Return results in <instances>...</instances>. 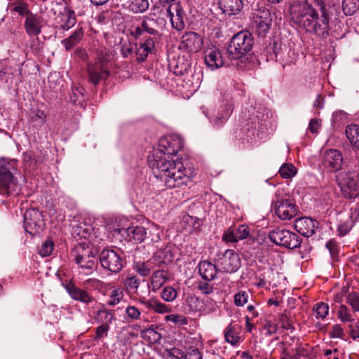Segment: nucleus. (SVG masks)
<instances>
[{
    "label": "nucleus",
    "mask_w": 359,
    "mask_h": 359,
    "mask_svg": "<svg viewBox=\"0 0 359 359\" xmlns=\"http://www.w3.org/2000/svg\"><path fill=\"white\" fill-rule=\"evenodd\" d=\"M165 352L167 357L170 359H181L184 358V352L177 348L167 349Z\"/></svg>",
    "instance_id": "50"
},
{
    "label": "nucleus",
    "mask_w": 359,
    "mask_h": 359,
    "mask_svg": "<svg viewBox=\"0 0 359 359\" xmlns=\"http://www.w3.org/2000/svg\"><path fill=\"white\" fill-rule=\"evenodd\" d=\"M198 267L203 279L210 281L215 278L217 269L213 264L208 261H203L199 263Z\"/></svg>",
    "instance_id": "22"
},
{
    "label": "nucleus",
    "mask_w": 359,
    "mask_h": 359,
    "mask_svg": "<svg viewBox=\"0 0 359 359\" xmlns=\"http://www.w3.org/2000/svg\"><path fill=\"white\" fill-rule=\"evenodd\" d=\"M13 165L8 163L6 165H0V194L3 195L18 194L19 186L17 180L11 171Z\"/></svg>",
    "instance_id": "7"
},
{
    "label": "nucleus",
    "mask_w": 359,
    "mask_h": 359,
    "mask_svg": "<svg viewBox=\"0 0 359 359\" xmlns=\"http://www.w3.org/2000/svg\"><path fill=\"white\" fill-rule=\"evenodd\" d=\"M225 340L231 344L232 345H235L238 343L240 337L236 332V325H233L230 324L226 329L224 333Z\"/></svg>",
    "instance_id": "34"
},
{
    "label": "nucleus",
    "mask_w": 359,
    "mask_h": 359,
    "mask_svg": "<svg viewBox=\"0 0 359 359\" xmlns=\"http://www.w3.org/2000/svg\"><path fill=\"white\" fill-rule=\"evenodd\" d=\"M203 46V38L196 32H185L180 38V48L188 53H197Z\"/></svg>",
    "instance_id": "9"
},
{
    "label": "nucleus",
    "mask_w": 359,
    "mask_h": 359,
    "mask_svg": "<svg viewBox=\"0 0 359 359\" xmlns=\"http://www.w3.org/2000/svg\"><path fill=\"white\" fill-rule=\"evenodd\" d=\"M338 317L343 322H351L353 319L351 318L348 308L345 305H341L338 311Z\"/></svg>",
    "instance_id": "51"
},
{
    "label": "nucleus",
    "mask_w": 359,
    "mask_h": 359,
    "mask_svg": "<svg viewBox=\"0 0 359 359\" xmlns=\"http://www.w3.org/2000/svg\"><path fill=\"white\" fill-rule=\"evenodd\" d=\"M126 313L128 317L133 320H137L140 316V311L137 308L133 306H128Z\"/></svg>",
    "instance_id": "56"
},
{
    "label": "nucleus",
    "mask_w": 359,
    "mask_h": 359,
    "mask_svg": "<svg viewBox=\"0 0 359 359\" xmlns=\"http://www.w3.org/2000/svg\"><path fill=\"white\" fill-rule=\"evenodd\" d=\"M349 333L351 337L355 339L359 338V325L357 324H351L349 325Z\"/></svg>",
    "instance_id": "64"
},
{
    "label": "nucleus",
    "mask_w": 359,
    "mask_h": 359,
    "mask_svg": "<svg viewBox=\"0 0 359 359\" xmlns=\"http://www.w3.org/2000/svg\"><path fill=\"white\" fill-rule=\"evenodd\" d=\"M163 236V231L157 226H153L147 230L146 238L148 241L154 243H158Z\"/></svg>",
    "instance_id": "35"
},
{
    "label": "nucleus",
    "mask_w": 359,
    "mask_h": 359,
    "mask_svg": "<svg viewBox=\"0 0 359 359\" xmlns=\"http://www.w3.org/2000/svg\"><path fill=\"white\" fill-rule=\"evenodd\" d=\"M329 306L327 304L321 302L316 304L315 311L318 318H325L328 314Z\"/></svg>",
    "instance_id": "45"
},
{
    "label": "nucleus",
    "mask_w": 359,
    "mask_h": 359,
    "mask_svg": "<svg viewBox=\"0 0 359 359\" xmlns=\"http://www.w3.org/2000/svg\"><path fill=\"white\" fill-rule=\"evenodd\" d=\"M336 180L344 198L352 199L359 196L358 178L350 176L345 172H339L336 175Z\"/></svg>",
    "instance_id": "6"
},
{
    "label": "nucleus",
    "mask_w": 359,
    "mask_h": 359,
    "mask_svg": "<svg viewBox=\"0 0 359 359\" xmlns=\"http://www.w3.org/2000/svg\"><path fill=\"white\" fill-rule=\"evenodd\" d=\"M71 255L74 257L76 263L81 268L92 270L95 266L93 248L86 243H82L76 245Z\"/></svg>",
    "instance_id": "5"
},
{
    "label": "nucleus",
    "mask_w": 359,
    "mask_h": 359,
    "mask_svg": "<svg viewBox=\"0 0 359 359\" xmlns=\"http://www.w3.org/2000/svg\"><path fill=\"white\" fill-rule=\"evenodd\" d=\"M296 168L292 164L285 163L279 170L280 176L283 178H290L295 175Z\"/></svg>",
    "instance_id": "38"
},
{
    "label": "nucleus",
    "mask_w": 359,
    "mask_h": 359,
    "mask_svg": "<svg viewBox=\"0 0 359 359\" xmlns=\"http://www.w3.org/2000/svg\"><path fill=\"white\" fill-rule=\"evenodd\" d=\"M339 172H345L350 176L359 179V159L355 158L345 162V168Z\"/></svg>",
    "instance_id": "30"
},
{
    "label": "nucleus",
    "mask_w": 359,
    "mask_h": 359,
    "mask_svg": "<svg viewBox=\"0 0 359 359\" xmlns=\"http://www.w3.org/2000/svg\"><path fill=\"white\" fill-rule=\"evenodd\" d=\"M168 279V271L164 269V266L158 268L152 274V284L156 286H161Z\"/></svg>",
    "instance_id": "32"
},
{
    "label": "nucleus",
    "mask_w": 359,
    "mask_h": 359,
    "mask_svg": "<svg viewBox=\"0 0 359 359\" xmlns=\"http://www.w3.org/2000/svg\"><path fill=\"white\" fill-rule=\"evenodd\" d=\"M96 318L99 322L102 323V325H108L116 320L114 311L104 309H100L97 311Z\"/></svg>",
    "instance_id": "31"
},
{
    "label": "nucleus",
    "mask_w": 359,
    "mask_h": 359,
    "mask_svg": "<svg viewBox=\"0 0 359 359\" xmlns=\"http://www.w3.org/2000/svg\"><path fill=\"white\" fill-rule=\"evenodd\" d=\"M218 266L225 273H233L240 267V259L233 250H226L218 259Z\"/></svg>",
    "instance_id": "12"
},
{
    "label": "nucleus",
    "mask_w": 359,
    "mask_h": 359,
    "mask_svg": "<svg viewBox=\"0 0 359 359\" xmlns=\"http://www.w3.org/2000/svg\"><path fill=\"white\" fill-rule=\"evenodd\" d=\"M326 248L329 250L332 256L337 255L339 249L335 241L332 240L329 241L326 244Z\"/></svg>",
    "instance_id": "62"
},
{
    "label": "nucleus",
    "mask_w": 359,
    "mask_h": 359,
    "mask_svg": "<svg viewBox=\"0 0 359 359\" xmlns=\"http://www.w3.org/2000/svg\"><path fill=\"white\" fill-rule=\"evenodd\" d=\"M149 7V0H129L123 8L133 13L139 14L146 12Z\"/></svg>",
    "instance_id": "23"
},
{
    "label": "nucleus",
    "mask_w": 359,
    "mask_h": 359,
    "mask_svg": "<svg viewBox=\"0 0 359 359\" xmlns=\"http://www.w3.org/2000/svg\"><path fill=\"white\" fill-rule=\"evenodd\" d=\"M158 20L154 18H144L141 23V29L154 36L158 34Z\"/></svg>",
    "instance_id": "29"
},
{
    "label": "nucleus",
    "mask_w": 359,
    "mask_h": 359,
    "mask_svg": "<svg viewBox=\"0 0 359 359\" xmlns=\"http://www.w3.org/2000/svg\"><path fill=\"white\" fill-rule=\"evenodd\" d=\"M269 238L276 245L295 249L300 247L302 238L294 232L290 230L276 228L269 233Z\"/></svg>",
    "instance_id": "4"
},
{
    "label": "nucleus",
    "mask_w": 359,
    "mask_h": 359,
    "mask_svg": "<svg viewBox=\"0 0 359 359\" xmlns=\"http://www.w3.org/2000/svg\"><path fill=\"white\" fill-rule=\"evenodd\" d=\"M23 162L27 168L31 169L36 166L37 160L32 151H27L23 154Z\"/></svg>",
    "instance_id": "39"
},
{
    "label": "nucleus",
    "mask_w": 359,
    "mask_h": 359,
    "mask_svg": "<svg viewBox=\"0 0 359 359\" xmlns=\"http://www.w3.org/2000/svg\"><path fill=\"white\" fill-rule=\"evenodd\" d=\"M205 62L211 69H217L224 65L225 62L220 50L210 49L205 51Z\"/></svg>",
    "instance_id": "18"
},
{
    "label": "nucleus",
    "mask_w": 359,
    "mask_h": 359,
    "mask_svg": "<svg viewBox=\"0 0 359 359\" xmlns=\"http://www.w3.org/2000/svg\"><path fill=\"white\" fill-rule=\"evenodd\" d=\"M14 11L18 13L20 15L25 16V18H29L33 13L28 8L27 4H20L14 8Z\"/></svg>",
    "instance_id": "53"
},
{
    "label": "nucleus",
    "mask_w": 359,
    "mask_h": 359,
    "mask_svg": "<svg viewBox=\"0 0 359 359\" xmlns=\"http://www.w3.org/2000/svg\"><path fill=\"white\" fill-rule=\"evenodd\" d=\"M345 133L353 147L359 149V126H348Z\"/></svg>",
    "instance_id": "28"
},
{
    "label": "nucleus",
    "mask_w": 359,
    "mask_h": 359,
    "mask_svg": "<svg viewBox=\"0 0 359 359\" xmlns=\"http://www.w3.org/2000/svg\"><path fill=\"white\" fill-rule=\"evenodd\" d=\"M64 17L65 22L62 24L60 27L63 30H68L76 24V18L74 15L70 13Z\"/></svg>",
    "instance_id": "47"
},
{
    "label": "nucleus",
    "mask_w": 359,
    "mask_h": 359,
    "mask_svg": "<svg viewBox=\"0 0 359 359\" xmlns=\"http://www.w3.org/2000/svg\"><path fill=\"white\" fill-rule=\"evenodd\" d=\"M281 323V327L285 330H294V327L292 324L291 319L287 316L286 313H281L279 317Z\"/></svg>",
    "instance_id": "46"
},
{
    "label": "nucleus",
    "mask_w": 359,
    "mask_h": 359,
    "mask_svg": "<svg viewBox=\"0 0 359 359\" xmlns=\"http://www.w3.org/2000/svg\"><path fill=\"white\" fill-rule=\"evenodd\" d=\"M41 213L34 208L27 209L24 213V227L25 231L34 235L42 229Z\"/></svg>",
    "instance_id": "11"
},
{
    "label": "nucleus",
    "mask_w": 359,
    "mask_h": 359,
    "mask_svg": "<svg viewBox=\"0 0 359 359\" xmlns=\"http://www.w3.org/2000/svg\"><path fill=\"white\" fill-rule=\"evenodd\" d=\"M271 15L269 10L260 8L254 13V22L256 26V32L261 37H265L271 26Z\"/></svg>",
    "instance_id": "10"
},
{
    "label": "nucleus",
    "mask_w": 359,
    "mask_h": 359,
    "mask_svg": "<svg viewBox=\"0 0 359 359\" xmlns=\"http://www.w3.org/2000/svg\"><path fill=\"white\" fill-rule=\"evenodd\" d=\"M359 8V0H343L342 10L346 15H353Z\"/></svg>",
    "instance_id": "33"
},
{
    "label": "nucleus",
    "mask_w": 359,
    "mask_h": 359,
    "mask_svg": "<svg viewBox=\"0 0 359 359\" xmlns=\"http://www.w3.org/2000/svg\"><path fill=\"white\" fill-rule=\"evenodd\" d=\"M295 353L287 355L290 359H299L302 356H306V350L299 344L294 349Z\"/></svg>",
    "instance_id": "57"
},
{
    "label": "nucleus",
    "mask_w": 359,
    "mask_h": 359,
    "mask_svg": "<svg viewBox=\"0 0 359 359\" xmlns=\"http://www.w3.org/2000/svg\"><path fill=\"white\" fill-rule=\"evenodd\" d=\"M190 68L189 62L184 57H178L174 68V73L176 75H182Z\"/></svg>",
    "instance_id": "36"
},
{
    "label": "nucleus",
    "mask_w": 359,
    "mask_h": 359,
    "mask_svg": "<svg viewBox=\"0 0 359 359\" xmlns=\"http://www.w3.org/2000/svg\"><path fill=\"white\" fill-rule=\"evenodd\" d=\"M249 235V228L246 225H241L235 232V236L237 240H242Z\"/></svg>",
    "instance_id": "52"
},
{
    "label": "nucleus",
    "mask_w": 359,
    "mask_h": 359,
    "mask_svg": "<svg viewBox=\"0 0 359 359\" xmlns=\"http://www.w3.org/2000/svg\"><path fill=\"white\" fill-rule=\"evenodd\" d=\"M87 71L89 81L94 85L98 84L100 80L106 79L109 76V72L101 63L93 66L88 65Z\"/></svg>",
    "instance_id": "17"
},
{
    "label": "nucleus",
    "mask_w": 359,
    "mask_h": 359,
    "mask_svg": "<svg viewBox=\"0 0 359 359\" xmlns=\"http://www.w3.org/2000/svg\"><path fill=\"white\" fill-rule=\"evenodd\" d=\"M166 145L161 144V149L156 151L152 158L149 157V166L154 170L157 178L163 180L168 188L180 187L187 185L191 182L190 176L193 171L191 169L184 168L180 161H171L168 159L170 156H175L180 149V145L175 147L170 142H166Z\"/></svg>",
    "instance_id": "1"
},
{
    "label": "nucleus",
    "mask_w": 359,
    "mask_h": 359,
    "mask_svg": "<svg viewBox=\"0 0 359 359\" xmlns=\"http://www.w3.org/2000/svg\"><path fill=\"white\" fill-rule=\"evenodd\" d=\"M218 5L223 13L236 15L243 7L242 0H218Z\"/></svg>",
    "instance_id": "20"
},
{
    "label": "nucleus",
    "mask_w": 359,
    "mask_h": 359,
    "mask_svg": "<svg viewBox=\"0 0 359 359\" xmlns=\"http://www.w3.org/2000/svg\"><path fill=\"white\" fill-rule=\"evenodd\" d=\"M294 226L295 230L305 237H310L315 233L318 227V222L310 217H301L295 220Z\"/></svg>",
    "instance_id": "15"
},
{
    "label": "nucleus",
    "mask_w": 359,
    "mask_h": 359,
    "mask_svg": "<svg viewBox=\"0 0 359 359\" xmlns=\"http://www.w3.org/2000/svg\"><path fill=\"white\" fill-rule=\"evenodd\" d=\"M184 359H202V354L199 352V351L196 349H192L189 351L187 355H184Z\"/></svg>",
    "instance_id": "63"
},
{
    "label": "nucleus",
    "mask_w": 359,
    "mask_h": 359,
    "mask_svg": "<svg viewBox=\"0 0 359 359\" xmlns=\"http://www.w3.org/2000/svg\"><path fill=\"white\" fill-rule=\"evenodd\" d=\"M53 250V243L50 241H45L39 249V254L43 257L49 256Z\"/></svg>",
    "instance_id": "48"
},
{
    "label": "nucleus",
    "mask_w": 359,
    "mask_h": 359,
    "mask_svg": "<svg viewBox=\"0 0 359 359\" xmlns=\"http://www.w3.org/2000/svg\"><path fill=\"white\" fill-rule=\"evenodd\" d=\"M343 161L342 154L336 149H330L325 153L324 165L331 172L340 170Z\"/></svg>",
    "instance_id": "16"
},
{
    "label": "nucleus",
    "mask_w": 359,
    "mask_h": 359,
    "mask_svg": "<svg viewBox=\"0 0 359 359\" xmlns=\"http://www.w3.org/2000/svg\"><path fill=\"white\" fill-rule=\"evenodd\" d=\"M274 211L281 219H290L297 215L298 209L290 199L278 201L274 204Z\"/></svg>",
    "instance_id": "13"
},
{
    "label": "nucleus",
    "mask_w": 359,
    "mask_h": 359,
    "mask_svg": "<svg viewBox=\"0 0 359 359\" xmlns=\"http://www.w3.org/2000/svg\"><path fill=\"white\" fill-rule=\"evenodd\" d=\"M109 328V327L108 325H102L99 326L96 330V334L95 337V339L97 340V339H100L101 337H102L104 335L106 336Z\"/></svg>",
    "instance_id": "60"
},
{
    "label": "nucleus",
    "mask_w": 359,
    "mask_h": 359,
    "mask_svg": "<svg viewBox=\"0 0 359 359\" xmlns=\"http://www.w3.org/2000/svg\"><path fill=\"white\" fill-rule=\"evenodd\" d=\"M99 258L101 266L112 273H118L123 267V259L112 249H103Z\"/></svg>",
    "instance_id": "8"
},
{
    "label": "nucleus",
    "mask_w": 359,
    "mask_h": 359,
    "mask_svg": "<svg viewBox=\"0 0 359 359\" xmlns=\"http://www.w3.org/2000/svg\"><path fill=\"white\" fill-rule=\"evenodd\" d=\"M123 297V294L122 292L118 291L117 290H114L111 292V294L110 295L111 300L109 302L108 304L110 306H115L116 304L120 302Z\"/></svg>",
    "instance_id": "55"
},
{
    "label": "nucleus",
    "mask_w": 359,
    "mask_h": 359,
    "mask_svg": "<svg viewBox=\"0 0 359 359\" xmlns=\"http://www.w3.org/2000/svg\"><path fill=\"white\" fill-rule=\"evenodd\" d=\"M128 239L136 242H142L146 238L147 230L143 226H130L124 229Z\"/></svg>",
    "instance_id": "25"
},
{
    "label": "nucleus",
    "mask_w": 359,
    "mask_h": 359,
    "mask_svg": "<svg viewBox=\"0 0 359 359\" xmlns=\"http://www.w3.org/2000/svg\"><path fill=\"white\" fill-rule=\"evenodd\" d=\"M83 30L82 28L76 29L72 35L68 38L65 39L62 41V43L64 45L66 50H70L75 46L80 43L83 38Z\"/></svg>",
    "instance_id": "27"
},
{
    "label": "nucleus",
    "mask_w": 359,
    "mask_h": 359,
    "mask_svg": "<svg viewBox=\"0 0 359 359\" xmlns=\"http://www.w3.org/2000/svg\"><path fill=\"white\" fill-rule=\"evenodd\" d=\"M134 269L136 272H137L140 276L143 277H147L150 274L151 270V266L149 262H138L135 263Z\"/></svg>",
    "instance_id": "37"
},
{
    "label": "nucleus",
    "mask_w": 359,
    "mask_h": 359,
    "mask_svg": "<svg viewBox=\"0 0 359 359\" xmlns=\"http://www.w3.org/2000/svg\"><path fill=\"white\" fill-rule=\"evenodd\" d=\"M249 294L247 292L241 291L234 296V304L237 306H242L247 303Z\"/></svg>",
    "instance_id": "44"
},
{
    "label": "nucleus",
    "mask_w": 359,
    "mask_h": 359,
    "mask_svg": "<svg viewBox=\"0 0 359 359\" xmlns=\"http://www.w3.org/2000/svg\"><path fill=\"white\" fill-rule=\"evenodd\" d=\"M253 45L252 34L248 31H242L235 34L231 39L228 53L231 59H239L251 50Z\"/></svg>",
    "instance_id": "3"
},
{
    "label": "nucleus",
    "mask_w": 359,
    "mask_h": 359,
    "mask_svg": "<svg viewBox=\"0 0 359 359\" xmlns=\"http://www.w3.org/2000/svg\"><path fill=\"white\" fill-rule=\"evenodd\" d=\"M347 303L351 306L354 311L359 312V294L353 292L348 294L346 297Z\"/></svg>",
    "instance_id": "41"
},
{
    "label": "nucleus",
    "mask_w": 359,
    "mask_h": 359,
    "mask_svg": "<svg viewBox=\"0 0 359 359\" xmlns=\"http://www.w3.org/2000/svg\"><path fill=\"white\" fill-rule=\"evenodd\" d=\"M136 47V43H125L121 46V53L123 57L126 58L133 55Z\"/></svg>",
    "instance_id": "43"
},
{
    "label": "nucleus",
    "mask_w": 359,
    "mask_h": 359,
    "mask_svg": "<svg viewBox=\"0 0 359 359\" xmlns=\"http://www.w3.org/2000/svg\"><path fill=\"white\" fill-rule=\"evenodd\" d=\"M150 52L151 51L147 50V48L144 47L142 44L140 43L139 46H137V44L136 43L135 54L137 55V61L138 62H144Z\"/></svg>",
    "instance_id": "40"
},
{
    "label": "nucleus",
    "mask_w": 359,
    "mask_h": 359,
    "mask_svg": "<svg viewBox=\"0 0 359 359\" xmlns=\"http://www.w3.org/2000/svg\"><path fill=\"white\" fill-rule=\"evenodd\" d=\"M170 19L172 26L177 31H181L185 27V13L182 7L178 3L170 4L167 10Z\"/></svg>",
    "instance_id": "14"
},
{
    "label": "nucleus",
    "mask_w": 359,
    "mask_h": 359,
    "mask_svg": "<svg viewBox=\"0 0 359 359\" xmlns=\"http://www.w3.org/2000/svg\"><path fill=\"white\" fill-rule=\"evenodd\" d=\"M42 18L36 14H32L25 18V29L29 36H38L41 32Z\"/></svg>",
    "instance_id": "19"
},
{
    "label": "nucleus",
    "mask_w": 359,
    "mask_h": 359,
    "mask_svg": "<svg viewBox=\"0 0 359 359\" xmlns=\"http://www.w3.org/2000/svg\"><path fill=\"white\" fill-rule=\"evenodd\" d=\"M162 298L166 302H172L177 297V292L172 287H165L162 291Z\"/></svg>",
    "instance_id": "42"
},
{
    "label": "nucleus",
    "mask_w": 359,
    "mask_h": 359,
    "mask_svg": "<svg viewBox=\"0 0 359 359\" xmlns=\"http://www.w3.org/2000/svg\"><path fill=\"white\" fill-rule=\"evenodd\" d=\"M330 8L323 0H314L311 4L301 5L293 18L308 33L324 38L329 34L332 16Z\"/></svg>",
    "instance_id": "2"
},
{
    "label": "nucleus",
    "mask_w": 359,
    "mask_h": 359,
    "mask_svg": "<svg viewBox=\"0 0 359 359\" xmlns=\"http://www.w3.org/2000/svg\"><path fill=\"white\" fill-rule=\"evenodd\" d=\"M344 336V331L340 325H334L332 327V330L330 332L331 337L342 338Z\"/></svg>",
    "instance_id": "61"
},
{
    "label": "nucleus",
    "mask_w": 359,
    "mask_h": 359,
    "mask_svg": "<svg viewBox=\"0 0 359 359\" xmlns=\"http://www.w3.org/2000/svg\"><path fill=\"white\" fill-rule=\"evenodd\" d=\"M140 280L135 276H128L125 280V285L130 289H137L139 287Z\"/></svg>",
    "instance_id": "54"
},
{
    "label": "nucleus",
    "mask_w": 359,
    "mask_h": 359,
    "mask_svg": "<svg viewBox=\"0 0 359 359\" xmlns=\"http://www.w3.org/2000/svg\"><path fill=\"white\" fill-rule=\"evenodd\" d=\"M198 288L205 294H209L213 292V287L206 282L198 283Z\"/></svg>",
    "instance_id": "58"
},
{
    "label": "nucleus",
    "mask_w": 359,
    "mask_h": 359,
    "mask_svg": "<svg viewBox=\"0 0 359 359\" xmlns=\"http://www.w3.org/2000/svg\"><path fill=\"white\" fill-rule=\"evenodd\" d=\"M296 340L299 341V339L295 337H290L288 339H285V341H282L280 343L282 346V354H283L285 356L290 355L288 347L292 346Z\"/></svg>",
    "instance_id": "49"
},
{
    "label": "nucleus",
    "mask_w": 359,
    "mask_h": 359,
    "mask_svg": "<svg viewBox=\"0 0 359 359\" xmlns=\"http://www.w3.org/2000/svg\"><path fill=\"white\" fill-rule=\"evenodd\" d=\"M154 311L159 313H165L170 311V309L168 306L156 300Z\"/></svg>",
    "instance_id": "59"
},
{
    "label": "nucleus",
    "mask_w": 359,
    "mask_h": 359,
    "mask_svg": "<svg viewBox=\"0 0 359 359\" xmlns=\"http://www.w3.org/2000/svg\"><path fill=\"white\" fill-rule=\"evenodd\" d=\"M232 111V107L231 104H226L221 107L218 111L217 114L212 119V123L215 127L219 128L223 126V123L228 119Z\"/></svg>",
    "instance_id": "26"
},
{
    "label": "nucleus",
    "mask_w": 359,
    "mask_h": 359,
    "mask_svg": "<svg viewBox=\"0 0 359 359\" xmlns=\"http://www.w3.org/2000/svg\"><path fill=\"white\" fill-rule=\"evenodd\" d=\"M67 291L74 299L80 301L85 304H90L95 302V299L86 291L76 287L74 285L68 286Z\"/></svg>",
    "instance_id": "21"
},
{
    "label": "nucleus",
    "mask_w": 359,
    "mask_h": 359,
    "mask_svg": "<svg viewBox=\"0 0 359 359\" xmlns=\"http://www.w3.org/2000/svg\"><path fill=\"white\" fill-rule=\"evenodd\" d=\"M173 254L171 250L167 248L160 249L154 254V259L158 262V267L165 266L172 261Z\"/></svg>",
    "instance_id": "24"
}]
</instances>
